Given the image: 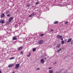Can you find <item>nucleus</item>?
I'll return each mask as SVG.
<instances>
[{
    "label": "nucleus",
    "mask_w": 73,
    "mask_h": 73,
    "mask_svg": "<svg viewBox=\"0 0 73 73\" xmlns=\"http://www.w3.org/2000/svg\"><path fill=\"white\" fill-rule=\"evenodd\" d=\"M63 40V38L61 39V40Z\"/></svg>",
    "instance_id": "58836bf2"
},
{
    "label": "nucleus",
    "mask_w": 73,
    "mask_h": 73,
    "mask_svg": "<svg viewBox=\"0 0 73 73\" xmlns=\"http://www.w3.org/2000/svg\"><path fill=\"white\" fill-rule=\"evenodd\" d=\"M43 42H44V41L42 40H40L38 42V44H42L43 43Z\"/></svg>",
    "instance_id": "f03ea898"
},
{
    "label": "nucleus",
    "mask_w": 73,
    "mask_h": 73,
    "mask_svg": "<svg viewBox=\"0 0 73 73\" xmlns=\"http://www.w3.org/2000/svg\"><path fill=\"white\" fill-rule=\"evenodd\" d=\"M40 36H44V34H41L40 35Z\"/></svg>",
    "instance_id": "412c9836"
},
{
    "label": "nucleus",
    "mask_w": 73,
    "mask_h": 73,
    "mask_svg": "<svg viewBox=\"0 0 73 73\" xmlns=\"http://www.w3.org/2000/svg\"><path fill=\"white\" fill-rule=\"evenodd\" d=\"M65 23L66 24H68V22H65Z\"/></svg>",
    "instance_id": "72a5a7b5"
},
{
    "label": "nucleus",
    "mask_w": 73,
    "mask_h": 73,
    "mask_svg": "<svg viewBox=\"0 0 73 73\" xmlns=\"http://www.w3.org/2000/svg\"><path fill=\"white\" fill-rule=\"evenodd\" d=\"M72 41V38H70V39H68V40L67 41V42L68 43H69V42H70V41L71 42Z\"/></svg>",
    "instance_id": "9d476101"
},
{
    "label": "nucleus",
    "mask_w": 73,
    "mask_h": 73,
    "mask_svg": "<svg viewBox=\"0 0 73 73\" xmlns=\"http://www.w3.org/2000/svg\"><path fill=\"white\" fill-rule=\"evenodd\" d=\"M36 69L37 70H40V68H36Z\"/></svg>",
    "instance_id": "b1692460"
},
{
    "label": "nucleus",
    "mask_w": 73,
    "mask_h": 73,
    "mask_svg": "<svg viewBox=\"0 0 73 73\" xmlns=\"http://www.w3.org/2000/svg\"><path fill=\"white\" fill-rule=\"evenodd\" d=\"M0 73H2L1 70H0Z\"/></svg>",
    "instance_id": "4c0bfd02"
},
{
    "label": "nucleus",
    "mask_w": 73,
    "mask_h": 73,
    "mask_svg": "<svg viewBox=\"0 0 73 73\" xmlns=\"http://www.w3.org/2000/svg\"><path fill=\"white\" fill-rule=\"evenodd\" d=\"M49 69H52V68H51V67L49 68Z\"/></svg>",
    "instance_id": "f704fd0d"
},
{
    "label": "nucleus",
    "mask_w": 73,
    "mask_h": 73,
    "mask_svg": "<svg viewBox=\"0 0 73 73\" xmlns=\"http://www.w3.org/2000/svg\"><path fill=\"white\" fill-rule=\"evenodd\" d=\"M23 46H21L18 49V50H20L22 49H23Z\"/></svg>",
    "instance_id": "ddd939ff"
},
{
    "label": "nucleus",
    "mask_w": 73,
    "mask_h": 73,
    "mask_svg": "<svg viewBox=\"0 0 73 73\" xmlns=\"http://www.w3.org/2000/svg\"><path fill=\"white\" fill-rule=\"evenodd\" d=\"M61 50V48H60L59 49L57 50V52H60Z\"/></svg>",
    "instance_id": "5701e85b"
},
{
    "label": "nucleus",
    "mask_w": 73,
    "mask_h": 73,
    "mask_svg": "<svg viewBox=\"0 0 73 73\" xmlns=\"http://www.w3.org/2000/svg\"><path fill=\"white\" fill-rule=\"evenodd\" d=\"M1 18H3L5 17V14L4 13H2L0 15Z\"/></svg>",
    "instance_id": "7ed1b4c3"
},
{
    "label": "nucleus",
    "mask_w": 73,
    "mask_h": 73,
    "mask_svg": "<svg viewBox=\"0 0 73 73\" xmlns=\"http://www.w3.org/2000/svg\"><path fill=\"white\" fill-rule=\"evenodd\" d=\"M60 44H58V45L56 46V48H60Z\"/></svg>",
    "instance_id": "4468645a"
},
{
    "label": "nucleus",
    "mask_w": 73,
    "mask_h": 73,
    "mask_svg": "<svg viewBox=\"0 0 73 73\" xmlns=\"http://www.w3.org/2000/svg\"><path fill=\"white\" fill-rule=\"evenodd\" d=\"M45 62V61H44V59H42L40 60V62L41 64H44Z\"/></svg>",
    "instance_id": "423d86ee"
},
{
    "label": "nucleus",
    "mask_w": 73,
    "mask_h": 73,
    "mask_svg": "<svg viewBox=\"0 0 73 73\" xmlns=\"http://www.w3.org/2000/svg\"><path fill=\"white\" fill-rule=\"evenodd\" d=\"M4 37H7V33L5 34L3 36H0V40L2 42H6L7 41H5Z\"/></svg>",
    "instance_id": "f257e3e1"
},
{
    "label": "nucleus",
    "mask_w": 73,
    "mask_h": 73,
    "mask_svg": "<svg viewBox=\"0 0 73 73\" xmlns=\"http://www.w3.org/2000/svg\"><path fill=\"white\" fill-rule=\"evenodd\" d=\"M56 63H57L56 62H54V63H55V64H56Z\"/></svg>",
    "instance_id": "ea45409f"
},
{
    "label": "nucleus",
    "mask_w": 73,
    "mask_h": 73,
    "mask_svg": "<svg viewBox=\"0 0 73 73\" xmlns=\"http://www.w3.org/2000/svg\"><path fill=\"white\" fill-rule=\"evenodd\" d=\"M49 73H53V70H51L49 71Z\"/></svg>",
    "instance_id": "f8f14e48"
},
{
    "label": "nucleus",
    "mask_w": 73,
    "mask_h": 73,
    "mask_svg": "<svg viewBox=\"0 0 73 73\" xmlns=\"http://www.w3.org/2000/svg\"><path fill=\"white\" fill-rule=\"evenodd\" d=\"M10 16V14H8L7 15V17H9Z\"/></svg>",
    "instance_id": "a878e982"
},
{
    "label": "nucleus",
    "mask_w": 73,
    "mask_h": 73,
    "mask_svg": "<svg viewBox=\"0 0 73 73\" xmlns=\"http://www.w3.org/2000/svg\"><path fill=\"white\" fill-rule=\"evenodd\" d=\"M58 5V6H60V7L62 6V5H61V4H59Z\"/></svg>",
    "instance_id": "bb28decb"
},
{
    "label": "nucleus",
    "mask_w": 73,
    "mask_h": 73,
    "mask_svg": "<svg viewBox=\"0 0 73 73\" xmlns=\"http://www.w3.org/2000/svg\"><path fill=\"white\" fill-rule=\"evenodd\" d=\"M20 66V64H17L15 67L16 69H17V68H19V67Z\"/></svg>",
    "instance_id": "0eeeda50"
},
{
    "label": "nucleus",
    "mask_w": 73,
    "mask_h": 73,
    "mask_svg": "<svg viewBox=\"0 0 73 73\" xmlns=\"http://www.w3.org/2000/svg\"><path fill=\"white\" fill-rule=\"evenodd\" d=\"M33 52H35V51H36V48H33Z\"/></svg>",
    "instance_id": "6ab92c4d"
},
{
    "label": "nucleus",
    "mask_w": 73,
    "mask_h": 73,
    "mask_svg": "<svg viewBox=\"0 0 73 73\" xmlns=\"http://www.w3.org/2000/svg\"><path fill=\"white\" fill-rule=\"evenodd\" d=\"M57 37L58 39H59V38H62V36L60 35H58L57 36Z\"/></svg>",
    "instance_id": "39448f33"
},
{
    "label": "nucleus",
    "mask_w": 73,
    "mask_h": 73,
    "mask_svg": "<svg viewBox=\"0 0 73 73\" xmlns=\"http://www.w3.org/2000/svg\"><path fill=\"white\" fill-rule=\"evenodd\" d=\"M38 4V2H36V4L37 5V4Z\"/></svg>",
    "instance_id": "7c9ffc66"
},
{
    "label": "nucleus",
    "mask_w": 73,
    "mask_h": 73,
    "mask_svg": "<svg viewBox=\"0 0 73 73\" xmlns=\"http://www.w3.org/2000/svg\"><path fill=\"white\" fill-rule=\"evenodd\" d=\"M30 6H31V4H27V7H28L29 8V7H30Z\"/></svg>",
    "instance_id": "f3484780"
},
{
    "label": "nucleus",
    "mask_w": 73,
    "mask_h": 73,
    "mask_svg": "<svg viewBox=\"0 0 73 73\" xmlns=\"http://www.w3.org/2000/svg\"><path fill=\"white\" fill-rule=\"evenodd\" d=\"M31 53H29V55H27V57H30V56H31Z\"/></svg>",
    "instance_id": "a211bd4d"
},
{
    "label": "nucleus",
    "mask_w": 73,
    "mask_h": 73,
    "mask_svg": "<svg viewBox=\"0 0 73 73\" xmlns=\"http://www.w3.org/2000/svg\"><path fill=\"white\" fill-rule=\"evenodd\" d=\"M50 31L51 32H52V31H53V29H51V30H50Z\"/></svg>",
    "instance_id": "c756f323"
},
{
    "label": "nucleus",
    "mask_w": 73,
    "mask_h": 73,
    "mask_svg": "<svg viewBox=\"0 0 73 73\" xmlns=\"http://www.w3.org/2000/svg\"><path fill=\"white\" fill-rule=\"evenodd\" d=\"M32 15H30L29 16V17H32Z\"/></svg>",
    "instance_id": "2f4dec72"
},
{
    "label": "nucleus",
    "mask_w": 73,
    "mask_h": 73,
    "mask_svg": "<svg viewBox=\"0 0 73 73\" xmlns=\"http://www.w3.org/2000/svg\"><path fill=\"white\" fill-rule=\"evenodd\" d=\"M37 16H38V18H39L40 17V15H38Z\"/></svg>",
    "instance_id": "c85d7f7f"
},
{
    "label": "nucleus",
    "mask_w": 73,
    "mask_h": 73,
    "mask_svg": "<svg viewBox=\"0 0 73 73\" xmlns=\"http://www.w3.org/2000/svg\"><path fill=\"white\" fill-rule=\"evenodd\" d=\"M14 65V64H10L8 65V67L9 68H11V67H12V66H13Z\"/></svg>",
    "instance_id": "6e6552de"
},
{
    "label": "nucleus",
    "mask_w": 73,
    "mask_h": 73,
    "mask_svg": "<svg viewBox=\"0 0 73 73\" xmlns=\"http://www.w3.org/2000/svg\"><path fill=\"white\" fill-rule=\"evenodd\" d=\"M5 13L6 14H8V13H9V12L8 11H6Z\"/></svg>",
    "instance_id": "aec40b11"
},
{
    "label": "nucleus",
    "mask_w": 73,
    "mask_h": 73,
    "mask_svg": "<svg viewBox=\"0 0 73 73\" xmlns=\"http://www.w3.org/2000/svg\"><path fill=\"white\" fill-rule=\"evenodd\" d=\"M12 59H14V57H12L10 58V60H12Z\"/></svg>",
    "instance_id": "4be33fe9"
},
{
    "label": "nucleus",
    "mask_w": 73,
    "mask_h": 73,
    "mask_svg": "<svg viewBox=\"0 0 73 73\" xmlns=\"http://www.w3.org/2000/svg\"><path fill=\"white\" fill-rule=\"evenodd\" d=\"M0 23L2 24H3V23H4V21L3 19H1L0 20Z\"/></svg>",
    "instance_id": "1a4fd4ad"
},
{
    "label": "nucleus",
    "mask_w": 73,
    "mask_h": 73,
    "mask_svg": "<svg viewBox=\"0 0 73 73\" xmlns=\"http://www.w3.org/2000/svg\"><path fill=\"white\" fill-rule=\"evenodd\" d=\"M44 60H46V58H44Z\"/></svg>",
    "instance_id": "c9c22d12"
},
{
    "label": "nucleus",
    "mask_w": 73,
    "mask_h": 73,
    "mask_svg": "<svg viewBox=\"0 0 73 73\" xmlns=\"http://www.w3.org/2000/svg\"><path fill=\"white\" fill-rule=\"evenodd\" d=\"M71 44H73V40H71Z\"/></svg>",
    "instance_id": "cd10ccee"
},
{
    "label": "nucleus",
    "mask_w": 73,
    "mask_h": 73,
    "mask_svg": "<svg viewBox=\"0 0 73 73\" xmlns=\"http://www.w3.org/2000/svg\"><path fill=\"white\" fill-rule=\"evenodd\" d=\"M12 73H15V72H13Z\"/></svg>",
    "instance_id": "a19ab883"
},
{
    "label": "nucleus",
    "mask_w": 73,
    "mask_h": 73,
    "mask_svg": "<svg viewBox=\"0 0 73 73\" xmlns=\"http://www.w3.org/2000/svg\"><path fill=\"white\" fill-rule=\"evenodd\" d=\"M13 17H10V18H9V23H11V22L12 21V19H13Z\"/></svg>",
    "instance_id": "20e7f679"
},
{
    "label": "nucleus",
    "mask_w": 73,
    "mask_h": 73,
    "mask_svg": "<svg viewBox=\"0 0 73 73\" xmlns=\"http://www.w3.org/2000/svg\"><path fill=\"white\" fill-rule=\"evenodd\" d=\"M35 15V13H33L32 14H31V16H33V15Z\"/></svg>",
    "instance_id": "393cba45"
},
{
    "label": "nucleus",
    "mask_w": 73,
    "mask_h": 73,
    "mask_svg": "<svg viewBox=\"0 0 73 73\" xmlns=\"http://www.w3.org/2000/svg\"><path fill=\"white\" fill-rule=\"evenodd\" d=\"M65 42H67V41H67V40H65Z\"/></svg>",
    "instance_id": "e433bc0d"
},
{
    "label": "nucleus",
    "mask_w": 73,
    "mask_h": 73,
    "mask_svg": "<svg viewBox=\"0 0 73 73\" xmlns=\"http://www.w3.org/2000/svg\"><path fill=\"white\" fill-rule=\"evenodd\" d=\"M13 40H17V38L15 36L13 37Z\"/></svg>",
    "instance_id": "9b49d317"
},
{
    "label": "nucleus",
    "mask_w": 73,
    "mask_h": 73,
    "mask_svg": "<svg viewBox=\"0 0 73 73\" xmlns=\"http://www.w3.org/2000/svg\"><path fill=\"white\" fill-rule=\"evenodd\" d=\"M61 43L62 44V45H63V44H64V41L63 40H62L61 42Z\"/></svg>",
    "instance_id": "dca6fc26"
},
{
    "label": "nucleus",
    "mask_w": 73,
    "mask_h": 73,
    "mask_svg": "<svg viewBox=\"0 0 73 73\" xmlns=\"http://www.w3.org/2000/svg\"><path fill=\"white\" fill-rule=\"evenodd\" d=\"M58 23V21H55L54 22V24H57V23Z\"/></svg>",
    "instance_id": "2eb2a0df"
},
{
    "label": "nucleus",
    "mask_w": 73,
    "mask_h": 73,
    "mask_svg": "<svg viewBox=\"0 0 73 73\" xmlns=\"http://www.w3.org/2000/svg\"><path fill=\"white\" fill-rule=\"evenodd\" d=\"M21 54H23V52H21Z\"/></svg>",
    "instance_id": "473e14b6"
}]
</instances>
